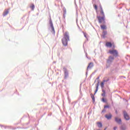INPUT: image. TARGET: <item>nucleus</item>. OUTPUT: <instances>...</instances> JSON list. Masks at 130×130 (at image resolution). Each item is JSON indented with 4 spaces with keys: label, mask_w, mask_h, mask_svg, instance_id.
Masks as SVG:
<instances>
[{
    "label": "nucleus",
    "mask_w": 130,
    "mask_h": 130,
    "mask_svg": "<svg viewBox=\"0 0 130 130\" xmlns=\"http://www.w3.org/2000/svg\"><path fill=\"white\" fill-rule=\"evenodd\" d=\"M109 53L112 54L115 57H117V56H118V51L115 49L109 50Z\"/></svg>",
    "instance_id": "nucleus-2"
},
{
    "label": "nucleus",
    "mask_w": 130,
    "mask_h": 130,
    "mask_svg": "<svg viewBox=\"0 0 130 130\" xmlns=\"http://www.w3.org/2000/svg\"><path fill=\"white\" fill-rule=\"evenodd\" d=\"M109 81V79L107 78V79H104L103 82L105 83L106 82H108Z\"/></svg>",
    "instance_id": "nucleus-21"
},
{
    "label": "nucleus",
    "mask_w": 130,
    "mask_h": 130,
    "mask_svg": "<svg viewBox=\"0 0 130 130\" xmlns=\"http://www.w3.org/2000/svg\"><path fill=\"white\" fill-rule=\"evenodd\" d=\"M104 108H109V105L105 106Z\"/></svg>",
    "instance_id": "nucleus-26"
},
{
    "label": "nucleus",
    "mask_w": 130,
    "mask_h": 130,
    "mask_svg": "<svg viewBox=\"0 0 130 130\" xmlns=\"http://www.w3.org/2000/svg\"><path fill=\"white\" fill-rule=\"evenodd\" d=\"M104 82H103V81L101 83V87L102 89H103V88H104Z\"/></svg>",
    "instance_id": "nucleus-20"
},
{
    "label": "nucleus",
    "mask_w": 130,
    "mask_h": 130,
    "mask_svg": "<svg viewBox=\"0 0 130 130\" xmlns=\"http://www.w3.org/2000/svg\"><path fill=\"white\" fill-rule=\"evenodd\" d=\"M106 35H107V31H104L103 32V37H104V38H105V36H106Z\"/></svg>",
    "instance_id": "nucleus-15"
},
{
    "label": "nucleus",
    "mask_w": 130,
    "mask_h": 130,
    "mask_svg": "<svg viewBox=\"0 0 130 130\" xmlns=\"http://www.w3.org/2000/svg\"><path fill=\"white\" fill-rule=\"evenodd\" d=\"M64 74V77L65 78H68L69 77V72L67 70V68H63Z\"/></svg>",
    "instance_id": "nucleus-5"
},
{
    "label": "nucleus",
    "mask_w": 130,
    "mask_h": 130,
    "mask_svg": "<svg viewBox=\"0 0 130 130\" xmlns=\"http://www.w3.org/2000/svg\"><path fill=\"white\" fill-rule=\"evenodd\" d=\"M104 111H105V110H103L102 112H104Z\"/></svg>",
    "instance_id": "nucleus-30"
},
{
    "label": "nucleus",
    "mask_w": 130,
    "mask_h": 130,
    "mask_svg": "<svg viewBox=\"0 0 130 130\" xmlns=\"http://www.w3.org/2000/svg\"><path fill=\"white\" fill-rule=\"evenodd\" d=\"M105 117H106L107 119L110 120L112 118V115L111 113H109L105 115Z\"/></svg>",
    "instance_id": "nucleus-7"
},
{
    "label": "nucleus",
    "mask_w": 130,
    "mask_h": 130,
    "mask_svg": "<svg viewBox=\"0 0 130 130\" xmlns=\"http://www.w3.org/2000/svg\"><path fill=\"white\" fill-rule=\"evenodd\" d=\"M90 96L93 102H95V96H94V95H93V94H91Z\"/></svg>",
    "instance_id": "nucleus-16"
},
{
    "label": "nucleus",
    "mask_w": 130,
    "mask_h": 130,
    "mask_svg": "<svg viewBox=\"0 0 130 130\" xmlns=\"http://www.w3.org/2000/svg\"><path fill=\"white\" fill-rule=\"evenodd\" d=\"M98 19L99 20V23H103L105 22V16H103L102 17H101V16H98Z\"/></svg>",
    "instance_id": "nucleus-4"
},
{
    "label": "nucleus",
    "mask_w": 130,
    "mask_h": 130,
    "mask_svg": "<svg viewBox=\"0 0 130 130\" xmlns=\"http://www.w3.org/2000/svg\"><path fill=\"white\" fill-rule=\"evenodd\" d=\"M96 80H99V77H98V78H96Z\"/></svg>",
    "instance_id": "nucleus-29"
},
{
    "label": "nucleus",
    "mask_w": 130,
    "mask_h": 130,
    "mask_svg": "<svg viewBox=\"0 0 130 130\" xmlns=\"http://www.w3.org/2000/svg\"><path fill=\"white\" fill-rule=\"evenodd\" d=\"M8 14H9V10H6L4 12V16H7V15H8Z\"/></svg>",
    "instance_id": "nucleus-18"
},
{
    "label": "nucleus",
    "mask_w": 130,
    "mask_h": 130,
    "mask_svg": "<svg viewBox=\"0 0 130 130\" xmlns=\"http://www.w3.org/2000/svg\"><path fill=\"white\" fill-rule=\"evenodd\" d=\"M117 128V127L115 126V127H114L113 129L114 130H116Z\"/></svg>",
    "instance_id": "nucleus-27"
},
{
    "label": "nucleus",
    "mask_w": 130,
    "mask_h": 130,
    "mask_svg": "<svg viewBox=\"0 0 130 130\" xmlns=\"http://www.w3.org/2000/svg\"><path fill=\"white\" fill-rule=\"evenodd\" d=\"M68 40H70V36L68 32H65L64 37L62 39V43L64 46H67V45H68Z\"/></svg>",
    "instance_id": "nucleus-1"
},
{
    "label": "nucleus",
    "mask_w": 130,
    "mask_h": 130,
    "mask_svg": "<svg viewBox=\"0 0 130 130\" xmlns=\"http://www.w3.org/2000/svg\"><path fill=\"white\" fill-rule=\"evenodd\" d=\"M121 129H122V130H125V128H124V129H123V128H121Z\"/></svg>",
    "instance_id": "nucleus-28"
},
{
    "label": "nucleus",
    "mask_w": 130,
    "mask_h": 130,
    "mask_svg": "<svg viewBox=\"0 0 130 130\" xmlns=\"http://www.w3.org/2000/svg\"><path fill=\"white\" fill-rule=\"evenodd\" d=\"M114 60V56H110L108 57V59L107 60V63H111Z\"/></svg>",
    "instance_id": "nucleus-3"
},
{
    "label": "nucleus",
    "mask_w": 130,
    "mask_h": 130,
    "mask_svg": "<svg viewBox=\"0 0 130 130\" xmlns=\"http://www.w3.org/2000/svg\"><path fill=\"white\" fill-rule=\"evenodd\" d=\"M106 46L107 47H112V44L111 42H107L106 44Z\"/></svg>",
    "instance_id": "nucleus-12"
},
{
    "label": "nucleus",
    "mask_w": 130,
    "mask_h": 130,
    "mask_svg": "<svg viewBox=\"0 0 130 130\" xmlns=\"http://www.w3.org/2000/svg\"><path fill=\"white\" fill-rule=\"evenodd\" d=\"M93 67H94V64L93 63V62H90V63H89V64L88 66L87 70L92 69V68Z\"/></svg>",
    "instance_id": "nucleus-11"
},
{
    "label": "nucleus",
    "mask_w": 130,
    "mask_h": 130,
    "mask_svg": "<svg viewBox=\"0 0 130 130\" xmlns=\"http://www.w3.org/2000/svg\"><path fill=\"white\" fill-rule=\"evenodd\" d=\"M115 120L117 123H118L119 124H120L121 123V119L118 118V117H115Z\"/></svg>",
    "instance_id": "nucleus-9"
},
{
    "label": "nucleus",
    "mask_w": 130,
    "mask_h": 130,
    "mask_svg": "<svg viewBox=\"0 0 130 130\" xmlns=\"http://www.w3.org/2000/svg\"><path fill=\"white\" fill-rule=\"evenodd\" d=\"M124 117L126 120H128V119H129V116H128L127 113L125 111H124Z\"/></svg>",
    "instance_id": "nucleus-8"
},
{
    "label": "nucleus",
    "mask_w": 130,
    "mask_h": 130,
    "mask_svg": "<svg viewBox=\"0 0 130 130\" xmlns=\"http://www.w3.org/2000/svg\"><path fill=\"white\" fill-rule=\"evenodd\" d=\"M93 7H94V9H95V10L96 11H97V10H98L97 5H94L93 6Z\"/></svg>",
    "instance_id": "nucleus-23"
},
{
    "label": "nucleus",
    "mask_w": 130,
    "mask_h": 130,
    "mask_svg": "<svg viewBox=\"0 0 130 130\" xmlns=\"http://www.w3.org/2000/svg\"><path fill=\"white\" fill-rule=\"evenodd\" d=\"M116 113L117 114V111H116Z\"/></svg>",
    "instance_id": "nucleus-31"
},
{
    "label": "nucleus",
    "mask_w": 130,
    "mask_h": 130,
    "mask_svg": "<svg viewBox=\"0 0 130 130\" xmlns=\"http://www.w3.org/2000/svg\"><path fill=\"white\" fill-rule=\"evenodd\" d=\"M97 124H98V126L99 127H102V123L98 122Z\"/></svg>",
    "instance_id": "nucleus-19"
},
{
    "label": "nucleus",
    "mask_w": 130,
    "mask_h": 130,
    "mask_svg": "<svg viewBox=\"0 0 130 130\" xmlns=\"http://www.w3.org/2000/svg\"><path fill=\"white\" fill-rule=\"evenodd\" d=\"M99 80L98 81V83H96V84L95 85V87H96V90L94 91V95L96 94V93H97V92L98 91V87H99Z\"/></svg>",
    "instance_id": "nucleus-10"
},
{
    "label": "nucleus",
    "mask_w": 130,
    "mask_h": 130,
    "mask_svg": "<svg viewBox=\"0 0 130 130\" xmlns=\"http://www.w3.org/2000/svg\"><path fill=\"white\" fill-rule=\"evenodd\" d=\"M30 8L31 10H34V8H35V6H34V4H32L31 6H30Z\"/></svg>",
    "instance_id": "nucleus-22"
},
{
    "label": "nucleus",
    "mask_w": 130,
    "mask_h": 130,
    "mask_svg": "<svg viewBox=\"0 0 130 130\" xmlns=\"http://www.w3.org/2000/svg\"><path fill=\"white\" fill-rule=\"evenodd\" d=\"M83 34H84V37H85V38H87V36L88 35H87L86 32H83Z\"/></svg>",
    "instance_id": "nucleus-25"
},
{
    "label": "nucleus",
    "mask_w": 130,
    "mask_h": 130,
    "mask_svg": "<svg viewBox=\"0 0 130 130\" xmlns=\"http://www.w3.org/2000/svg\"><path fill=\"white\" fill-rule=\"evenodd\" d=\"M102 101H103V102H105V103L107 102V100H106V99H105L104 98H103Z\"/></svg>",
    "instance_id": "nucleus-24"
},
{
    "label": "nucleus",
    "mask_w": 130,
    "mask_h": 130,
    "mask_svg": "<svg viewBox=\"0 0 130 130\" xmlns=\"http://www.w3.org/2000/svg\"><path fill=\"white\" fill-rule=\"evenodd\" d=\"M103 93L102 94V96L103 97H105V94H106V92H105V90L104 89L102 90Z\"/></svg>",
    "instance_id": "nucleus-17"
},
{
    "label": "nucleus",
    "mask_w": 130,
    "mask_h": 130,
    "mask_svg": "<svg viewBox=\"0 0 130 130\" xmlns=\"http://www.w3.org/2000/svg\"><path fill=\"white\" fill-rule=\"evenodd\" d=\"M50 24L53 32H54V27H53V24H52V22H50Z\"/></svg>",
    "instance_id": "nucleus-13"
},
{
    "label": "nucleus",
    "mask_w": 130,
    "mask_h": 130,
    "mask_svg": "<svg viewBox=\"0 0 130 130\" xmlns=\"http://www.w3.org/2000/svg\"><path fill=\"white\" fill-rule=\"evenodd\" d=\"M100 14L102 17H105V15L104 14V11H103V9L102 8V6L101 5H100Z\"/></svg>",
    "instance_id": "nucleus-6"
},
{
    "label": "nucleus",
    "mask_w": 130,
    "mask_h": 130,
    "mask_svg": "<svg viewBox=\"0 0 130 130\" xmlns=\"http://www.w3.org/2000/svg\"><path fill=\"white\" fill-rule=\"evenodd\" d=\"M101 28L103 30H106V29H107V27H106V25H101Z\"/></svg>",
    "instance_id": "nucleus-14"
}]
</instances>
